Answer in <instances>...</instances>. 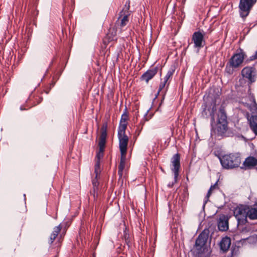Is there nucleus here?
<instances>
[{
    "mask_svg": "<svg viewBox=\"0 0 257 257\" xmlns=\"http://www.w3.org/2000/svg\"><path fill=\"white\" fill-rule=\"evenodd\" d=\"M100 166L99 161L98 160L95 165V178H97L100 173Z\"/></svg>",
    "mask_w": 257,
    "mask_h": 257,
    "instance_id": "23",
    "label": "nucleus"
},
{
    "mask_svg": "<svg viewBox=\"0 0 257 257\" xmlns=\"http://www.w3.org/2000/svg\"><path fill=\"white\" fill-rule=\"evenodd\" d=\"M61 229V227L60 224L54 228L53 231L51 234L50 237L51 244L54 242V240L56 239V237L58 236L59 233L60 232Z\"/></svg>",
    "mask_w": 257,
    "mask_h": 257,
    "instance_id": "18",
    "label": "nucleus"
},
{
    "mask_svg": "<svg viewBox=\"0 0 257 257\" xmlns=\"http://www.w3.org/2000/svg\"><path fill=\"white\" fill-rule=\"evenodd\" d=\"M173 183L172 185H170V184H169V185H168V186H169V187H172V186H173Z\"/></svg>",
    "mask_w": 257,
    "mask_h": 257,
    "instance_id": "34",
    "label": "nucleus"
},
{
    "mask_svg": "<svg viewBox=\"0 0 257 257\" xmlns=\"http://www.w3.org/2000/svg\"><path fill=\"white\" fill-rule=\"evenodd\" d=\"M254 4L252 0H240L239 8L240 16L242 18L246 17Z\"/></svg>",
    "mask_w": 257,
    "mask_h": 257,
    "instance_id": "4",
    "label": "nucleus"
},
{
    "mask_svg": "<svg viewBox=\"0 0 257 257\" xmlns=\"http://www.w3.org/2000/svg\"><path fill=\"white\" fill-rule=\"evenodd\" d=\"M174 71H175V70L173 69V68H171L170 69L166 76H165L164 78V80L166 81H167L169 80V79L172 77L173 74H174Z\"/></svg>",
    "mask_w": 257,
    "mask_h": 257,
    "instance_id": "22",
    "label": "nucleus"
},
{
    "mask_svg": "<svg viewBox=\"0 0 257 257\" xmlns=\"http://www.w3.org/2000/svg\"><path fill=\"white\" fill-rule=\"evenodd\" d=\"M218 229L220 231H226L228 228V217L225 215L220 217L218 223Z\"/></svg>",
    "mask_w": 257,
    "mask_h": 257,
    "instance_id": "13",
    "label": "nucleus"
},
{
    "mask_svg": "<svg viewBox=\"0 0 257 257\" xmlns=\"http://www.w3.org/2000/svg\"><path fill=\"white\" fill-rule=\"evenodd\" d=\"M216 110V108H214V107H213L212 108V112L211 113L210 115L211 116V119H212V121H213L214 122V112L213 111Z\"/></svg>",
    "mask_w": 257,
    "mask_h": 257,
    "instance_id": "29",
    "label": "nucleus"
},
{
    "mask_svg": "<svg viewBox=\"0 0 257 257\" xmlns=\"http://www.w3.org/2000/svg\"><path fill=\"white\" fill-rule=\"evenodd\" d=\"M241 74L243 77L247 78L250 82L255 81L256 71L253 67H246L244 68L241 71Z\"/></svg>",
    "mask_w": 257,
    "mask_h": 257,
    "instance_id": "9",
    "label": "nucleus"
},
{
    "mask_svg": "<svg viewBox=\"0 0 257 257\" xmlns=\"http://www.w3.org/2000/svg\"><path fill=\"white\" fill-rule=\"evenodd\" d=\"M204 36V35L200 31L194 32L192 35V40L194 43V47L197 49V52L203 47Z\"/></svg>",
    "mask_w": 257,
    "mask_h": 257,
    "instance_id": "5",
    "label": "nucleus"
},
{
    "mask_svg": "<svg viewBox=\"0 0 257 257\" xmlns=\"http://www.w3.org/2000/svg\"><path fill=\"white\" fill-rule=\"evenodd\" d=\"M208 238V231H203L196 240L195 245L201 249L206 243Z\"/></svg>",
    "mask_w": 257,
    "mask_h": 257,
    "instance_id": "10",
    "label": "nucleus"
},
{
    "mask_svg": "<svg viewBox=\"0 0 257 257\" xmlns=\"http://www.w3.org/2000/svg\"><path fill=\"white\" fill-rule=\"evenodd\" d=\"M231 244V240L228 237L223 238L220 243V249L225 251L228 249Z\"/></svg>",
    "mask_w": 257,
    "mask_h": 257,
    "instance_id": "14",
    "label": "nucleus"
},
{
    "mask_svg": "<svg viewBox=\"0 0 257 257\" xmlns=\"http://www.w3.org/2000/svg\"><path fill=\"white\" fill-rule=\"evenodd\" d=\"M127 3V2L126 3V5H125V7H126V10H128L129 9V5H130V2H128V6L126 7V4Z\"/></svg>",
    "mask_w": 257,
    "mask_h": 257,
    "instance_id": "32",
    "label": "nucleus"
},
{
    "mask_svg": "<svg viewBox=\"0 0 257 257\" xmlns=\"http://www.w3.org/2000/svg\"><path fill=\"white\" fill-rule=\"evenodd\" d=\"M218 188V186H217V182H216L214 185H212L211 186V187H210L209 190L208 191V192L206 194V196L204 199V203H203V207H204L206 203L207 202V201H208V198L209 197H210V196L211 195L212 191L215 190V189H216Z\"/></svg>",
    "mask_w": 257,
    "mask_h": 257,
    "instance_id": "19",
    "label": "nucleus"
},
{
    "mask_svg": "<svg viewBox=\"0 0 257 257\" xmlns=\"http://www.w3.org/2000/svg\"><path fill=\"white\" fill-rule=\"evenodd\" d=\"M121 155L126 154L128 139L126 135L118 136Z\"/></svg>",
    "mask_w": 257,
    "mask_h": 257,
    "instance_id": "11",
    "label": "nucleus"
},
{
    "mask_svg": "<svg viewBox=\"0 0 257 257\" xmlns=\"http://www.w3.org/2000/svg\"><path fill=\"white\" fill-rule=\"evenodd\" d=\"M245 56V54L242 50H240V52L234 54L226 64V72L229 74H232L234 70L237 68L242 64Z\"/></svg>",
    "mask_w": 257,
    "mask_h": 257,
    "instance_id": "2",
    "label": "nucleus"
},
{
    "mask_svg": "<svg viewBox=\"0 0 257 257\" xmlns=\"http://www.w3.org/2000/svg\"><path fill=\"white\" fill-rule=\"evenodd\" d=\"M171 163L173 167L171 170L174 174V182L176 183L179 175V170L180 166V156L178 154L174 155L171 159Z\"/></svg>",
    "mask_w": 257,
    "mask_h": 257,
    "instance_id": "7",
    "label": "nucleus"
},
{
    "mask_svg": "<svg viewBox=\"0 0 257 257\" xmlns=\"http://www.w3.org/2000/svg\"><path fill=\"white\" fill-rule=\"evenodd\" d=\"M239 253L238 247H234L231 249V257H234L237 255Z\"/></svg>",
    "mask_w": 257,
    "mask_h": 257,
    "instance_id": "26",
    "label": "nucleus"
},
{
    "mask_svg": "<svg viewBox=\"0 0 257 257\" xmlns=\"http://www.w3.org/2000/svg\"><path fill=\"white\" fill-rule=\"evenodd\" d=\"M166 85L167 87H168V86L169 85V83L167 84V81L164 80L163 81L161 82L160 85L159 86L158 94H159L165 88Z\"/></svg>",
    "mask_w": 257,
    "mask_h": 257,
    "instance_id": "24",
    "label": "nucleus"
},
{
    "mask_svg": "<svg viewBox=\"0 0 257 257\" xmlns=\"http://www.w3.org/2000/svg\"><path fill=\"white\" fill-rule=\"evenodd\" d=\"M106 126L103 125L101 128V135L99 137V141L98 143L99 147V153L97 155V157L98 159H99V158L102 156L106 143Z\"/></svg>",
    "mask_w": 257,
    "mask_h": 257,
    "instance_id": "6",
    "label": "nucleus"
},
{
    "mask_svg": "<svg viewBox=\"0 0 257 257\" xmlns=\"http://www.w3.org/2000/svg\"><path fill=\"white\" fill-rule=\"evenodd\" d=\"M257 59V50L255 51V53L251 56L249 58V60L252 61Z\"/></svg>",
    "mask_w": 257,
    "mask_h": 257,
    "instance_id": "27",
    "label": "nucleus"
},
{
    "mask_svg": "<svg viewBox=\"0 0 257 257\" xmlns=\"http://www.w3.org/2000/svg\"><path fill=\"white\" fill-rule=\"evenodd\" d=\"M252 1L254 3H255L256 2V0H252Z\"/></svg>",
    "mask_w": 257,
    "mask_h": 257,
    "instance_id": "35",
    "label": "nucleus"
},
{
    "mask_svg": "<svg viewBox=\"0 0 257 257\" xmlns=\"http://www.w3.org/2000/svg\"><path fill=\"white\" fill-rule=\"evenodd\" d=\"M251 104H252L253 107H257V104L255 102L254 98L253 97L251 96Z\"/></svg>",
    "mask_w": 257,
    "mask_h": 257,
    "instance_id": "28",
    "label": "nucleus"
},
{
    "mask_svg": "<svg viewBox=\"0 0 257 257\" xmlns=\"http://www.w3.org/2000/svg\"><path fill=\"white\" fill-rule=\"evenodd\" d=\"M248 108H249V109H250V110H252V108L251 107L250 105L248 106Z\"/></svg>",
    "mask_w": 257,
    "mask_h": 257,
    "instance_id": "33",
    "label": "nucleus"
},
{
    "mask_svg": "<svg viewBox=\"0 0 257 257\" xmlns=\"http://www.w3.org/2000/svg\"><path fill=\"white\" fill-rule=\"evenodd\" d=\"M126 128V123H120L118 129V136L125 135V131Z\"/></svg>",
    "mask_w": 257,
    "mask_h": 257,
    "instance_id": "21",
    "label": "nucleus"
},
{
    "mask_svg": "<svg viewBox=\"0 0 257 257\" xmlns=\"http://www.w3.org/2000/svg\"><path fill=\"white\" fill-rule=\"evenodd\" d=\"M125 160L126 154H123V155H121L120 161L118 166V174L120 178L122 176L123 171L125 166Z\"/></svg>",
    "mask_w": 257,
    "mask_h": 257,
    "instance_id": "16",
    "label": "nucleus"
},
{
    "mask_svg": "<svg viewBox=\"0 0 257 257\" xmlns=\"http://www.w3.org/2000/svg\"><path fill=\"white\" fill-rule=\"evenodd\" d=\"M126 117H127L126 115H122L121 117V120H120V123H125Z\"/></svg>",
    "mask_w": 257,
    "mask_h": 257,
    "instance_id": "30",
    "label": "nucleus"
},
{
    "mask_svg": "<svg viewBox=\"0 0 257 257\" xmlns=\"http://www.w3.org/2000/svg\"><path fill=\"white\" fill-rule=\"evenodd\" d=\"M243 165L248 168L253 167L257 165V159L253 157H248L245 159Z\"/></svg>",
    "mask_w": 257,
    "mask_h": 257,
    "instance_id": "15",
    "label": "nucleus"
},
{
    "mask_svg": "<svg viewBox=\"0 0 257 257\" xmlns=\"http://www.w3.org/2000/svg\"><path fill=\"white\" fill-rule=\"evenodd\" d=\"M20 109H21V110H22L24 109L23 108L22 106H21V107Z\"/></svg>",
    "mask_w": 257,
    "mask_h": 257,
    "instance_id": "36",
    "label": "nucleus"
},
{
    "mask_svg": "<svg viewBox=\"0 0 257 257\" xmlns=\"http://www.w3.org/2000/svg\"><path fill=\"white\" fill-rule=\"evenodd\" d=\"M247 217L250 219H257V208H251L247 212Z\"/></svg>",
    "mask_w": 257,
    "mask_h": 257,
    "instance_id": "20",
    "label": "nucleus"
},
{
    "mask_svg": "<svg viewBox=\"0 0 257 257\" xmlns=\"http://www.w3.org/2000/svg\"><path fill=\"white\" fill-rule=\"evenodd\" d=\"M92 184H93V186H94V187H96V186H97V184H98V183H97V181H95V180H93L92 181Z\"/></svg>",
    "mask_w": 257,
    "mask_h": 257,
    "instance_id": "31",
    "label": "nucleus"
},
{
    "mask_svg": "<svg viewBox=\"0 0 257 257\" xmlns=\"http://www.w3.org/2000/svg\"><path fill=\"white\" fill-rule=\"evenodd\" d=\"M157 71L158 69L157 68L149 69L142 75L141 79L146 83H148L155 76Z\"/></svg>",
    "mask_w": 257,
    "mask_h": 257,
    "instance_id": "12",
    "label": "nucleus"
},
{
    "mask_svg": "<svg viewBox=\"0 0 257 257\" xmlns=\"http://www.w3.org/2000/svg\"><path fill=\"white\" fill-rule=\"evenodd\" d=\"M227 129V116L224 108L221 106L218 114L217 123L214 128L215 133L219 136H222L225 133Z\"/></svg>",
    "mask_w": 257,
    "mask_h": 257,
    "instance_id": "3",
    "label": "nucleus"
},
{
    "mask_svg": "<svg viewBox=\"0 0 257 257\" xmlns=\"http://www.w3.org/2000/svg\"><path fill=\"white\" fill-rule=\"evenodd\" d=\"M251 130L257 135V115H252L248 119Z\"/></svg>",
    "mask_w": 257,
    "mask_h": 257,
    "instance_id": "17",
    "label": "nucleus"
},
{
    "mask_svg": "<svg viewBox=\"0 0 257 257\" xmlns=\"http://www.w3.org/2000/svg\"><path fill=\"white\" fill-rule=\"evenodd\" d=\"M128 22V16H124L121 20L120 26L121 27L125 26Z\"/></svg>",
    "mask_w": 257,
    "mask_h": 257,
    "instance_id": "25",
    "label": "nucleus"
},
{
    "mask_svg": "<svg viewBox=\"0 0 257 257\" xmlns=\"http://www.w3.org/2000/svg\"><path fill=\"white\" fill-rule=\"evenodd\" d=\"M220 161L222 166L227 169L237 168L241 163L240 155L237 153L224 155Z\"/></svg>",
    "mask_w": 257,
    "mask_h": 257,
    "instance_id": "1",
    "label": "nucleus"
},
{
    "mask_svg": "<svg viewBox=\"0 0 257 257\" xmlns=\"http://www.w3.org/2000/svg\"><path fill=\"white\" fill-rule=\"evenodd\" d=\"M247 211L242 207H237L234 211V215L238 223H243L246 221Z\"/></svg>",
    "mask_w": 257,
    "mask_h": 257,
    "instance_id": "8",
    "label": "nucleus"
}]
</instances>
